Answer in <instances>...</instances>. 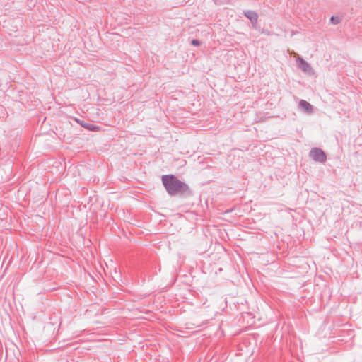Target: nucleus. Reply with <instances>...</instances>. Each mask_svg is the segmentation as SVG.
Listing matches in <instances>:
<instances>
[{
	"label": "nucleus",
	"instance_id": "f257e3e1",
	"mask_svg": "<svg viewBox=\"0 0 362 362\" xmlns=\"http://www.w3.org/2000/svg\"><path fill=\"white\" fill-rule=\"evenodd\" d=\"M162 181L165 187L170 194H175L185 187L184 183L181 182L172 175L163 176Z\"/></svg>",
	"mask_w": 362,
	"mask_h": 362
},
{
	"label": "nucleus",
	"instance_id": "f03ea898",
	"mask_svg": "<svg viewBox=\"0 0 362 362\" xmlns=\"http://www.w3.org/2000/svg\"><path fill=\"white\" fill-rule=\"evenodd\" d=\"M310 156L316 161L324 162L326 160L325 153L318 148L313 149L310 152Z\"/></svg>",
	"mask_w": 362,
	"mask_h": 362
},
{
	"label": "nucleus",
	"instance_id": "7ed1b4c3",
	"mask_svg": "<svg viewBox=\"0 0 362 362\" xmlns=\"http://www.w3.org/2000/svg\"><path fill=\"white\" fill-rule=\"evenodd\" d=\"M299 67L305 72L310 71L311 69L309 64L302 59H298Z\"/></svg>",
	"mask_w": 362,
	"mask_h": 362
},
{
	"label": "nucleus",
	"instance_id": "20e7f679",
	"mask_svg": "<svg viewBox=\"0 0 362 362\" xmlns=\"http://www.w3.org/2000/svg\"><path fill=\"white\" fill-rule=\"evenodd\" d=\"M300 106L302 109L305 110L307 112H311L312 110L311 105L305 100H301L300 102Z\"/></svg>",
	"mask_w": 362,
	"mask_h": 362
},
{
	"label": "nucleus",
	"instance_id": "39448f33",
	"mask_svg": "<svg viewBox=\"0 0 362 362\" xmlns=\"http://www.w3.org/2000/svg\"><path fill=\"white\" fill-rule=\"evenodd\" d=\"M246 16L247 18H249L252 22H256L257 20V15L255 13V12H252V11H247L246 13H245Z\"/></svg>",
	"mask_w": 362,
	"mask_h": 362
},
{
	"label": "nucleus",
	"instance_id": "423d86ee",
	"mask_svg": "<svg viewBox=\"0 0 362 362\" xmlns=\"http://www.w3.org/2000/svg\"><path fill=\"white\" fill-rule=\"evenodd\" d=\"M76 122H78V124H80L81 126L88 129H90V130H93V129H95V127H93L92 125L90 124H85L83 122H81V120H79L78 119H75Z\"/></svg>",
	"mask_w": 362,
	"mask_h": 362
},
{
	"label": "nucleus",
	"instance_id": "0eeeda50",
	"mask_svg": "<svg viewBox=\"0 0 362 362\" xmlns=\"http://www.w3.org/2000/svg\"><path fill=\"white\" fill-rule=\"evenodd\" d=\"M192 45H199V41L196 40H193L192 42Z\"/></svg>",
	"mask_w": 362,
	"mask_h": 362
},
{
	"label": "nucleus",
	"instance_id": "6e6552de",
	"mask_svg": "<svg viewBox=\"0 0 362 362\" xmlns=\"http://www.w3.org/2000/svg\"><path fill=\"white\" fill-rule=\"evenodd\" d=\"M331 20L333 21H335V19H334V17H332Z\"/></svg>",
	"mask_w": 362,
	"mask_h": 362
},
{
	"label": "nucleus",
	"instance_id": "1a4fd4ad",
	"mask_svg": "<svg viewBox=\"0 0 362 362\" xmlns=\"http://www.w3.org/2000/svg\"><path fill=\"white\" fill-rule=\"evenodd\" d=\"M331 20L333 21H335V19H334V17H332Z\"/></svg>",
	"mask_w": 362,
	"mask_h": 362
}]
</instances>
